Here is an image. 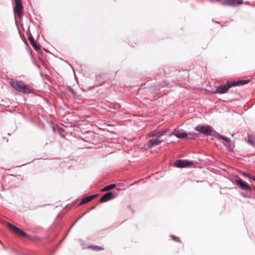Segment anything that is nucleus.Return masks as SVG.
Wrapping results in <instances>:
<instances>
[{"label": "nucleus", "instance_id": "obj_20", "mask_svg": "<svg viewBox=\"0 0 255 255\" xmlns=\"http://www.w3.org/2000/svg\"><path fill=\"white\" fill-rule=\"evenodd\" d=\"M242 175H243L244 176H245V177H248V178H250V176H251V175L250 174H249V173H246V172H243V173H242Z\"/></svg>", "mask_w": 255, "mask_h": 255}, {"label": "nucleus", "instance_id": "obj_23", "mask_svg": "<svg viewBox=\"0 0 255 255\" xmlns=\"http://www.w3.org/2000/svg\"><path fill=\"white\" fill-rule=\"evenodd\" d=\"M96 195H93L90 196V197L91 198V200H93L95 197H96Z\"/></svg>", "mask_w": 255, "mask_h": 255}, {"label": "nucleus", "instance_id": "obj_17", "mask_svg": "<svg viewBox=\"0 0 255 255\" xmlns=\"http://www.w3.org/2000/svg\"><path fill=\"white\" fill-rule=\"evenodd\" d=\"M247 142H248V143H249V144H250L251 145H252L253 146H254L255 145V143L252 139L249 138L247 140Z\"/></svg>", "mask_w": 255, "mask_h": 255}, {"label": "nucleus", "instance_id": "obj_9", "mask_svg": "<svg viewBox=\"0 0 255 255\" xmlns=\"http://www.w3.org/2000/svg\"><path fill=\"white\" fill-rule=\"evenodd\" d=\"M114 198L113 194L112 192H108L103 195L100 199L101 202H105L108 201Z\"/></svg>", "mask_w": 255, "mask_h": 255}, {"label": "nucleus", "instance_id": "obj_8", "mask_svg": "<svg viewBox=\"0 0 255 255\" xmlns=\"http://www.w3.org/2000/svg\"><path fill=\"white\" fill-rule=\"evenodd\" d=\"M163 140L160 139L159 138H152L148 141V146L152 147L153 146L160 144Z\"/></svg>", "mask_w": 255, "mask_h": 255}, {"label": "nucleus", "instance_id": "obj_5", "mask_svg": "<svg viewBox=\"0 0 255 255\" xmlns=\"http://www.w3.org/2000/svg\"><path fill=\"white\" fill-rule=\"evenodd\" d=\"M7 227L14 234L19 236L23 237H28V235L23 231L13 226L10 223L6 224Z\"/></svg>", "mask_w": 255, "mask_h": 255}, {"label": "nucleus", "instance_id": "obj_10", "mask_svg": "<svg viewBox=\"0 0 255 255\" xmlns=\"http://www.w3.org/2000/svg\"><path fill=\"white\" fill-rule=\"evenodd\" d=\"M28 39L30 43V44L37 51L40 49V46L37 44L36 41L31 34H29Z\"/></svg>", "mask_w": 255, "mask_h": 255}, {"label": "nucleus", "instance_id": "obj_24", "mask_svg": "<svg viewBox=\"0 0 255 255\" xmlns=\"http://www.w3.org/2000/svg\"><path fill=\"white\" fill-rule=\"evenodd\" d=\"M0 244H2V242H1V241H0Z\"/></svg>", "mask_w": 255, "mask_h": 255}, {"label": "nucleus", "instance_id": "obj_26", "mask_svg": "<svg viewBox=\"0 0 255 255\" xmlns=\"http://www.w3.org/2000/svg\"><path fill=\"white\" fill-rule=\"evenodd\" d=\"M0 244H2V242H1V241H0Z\"/></svg>", "mask_w": 255, "mask_h": 255}, {"label": "nucleus", "instance_id": "obj_12", "mask_svg": "<svg viewBox=\"0 0 255 255\" xmlns=\"http://www.w3.org/2000/svg\"><path fill=\"white\" fill-rule=\"evenodd\" d=\"M225 2L231 5H237L242 4L243 0H226Z\"/></svg>", "mask_w": 255, "mask_h": 255}, {"label": "nucleus", "instance_id": "obj_25", "mask_svg": "<svg viewBox=\"0 0 255 255\" xmlns=\"http://www.w3.org/2000/svg\"><path fill=\"white\" fill-rule=\"evenodd\" d=\"M0 244H2V242H1V241H0Z\"/></svg>", "mask_w": 255, "mask_h": 255}, {"label": "nucleus", "instance_id": "obj_3", "mask_svg": "<svg viewBox=\"0 0 255 255\" xmlns=\"http://www.w3.org/2000/svg\"><path fill=\"white\" fill-rule=\"evenodd\" d=\"M195 129L197 131L205 135H211L213 131V128L209 125H198Z\"/></svg>", "mask_w": 255, "mask_h": 255}, {"label": "nucleus", "instance_id": "obj_19", "mask_svg": "<svg viewBox=\"0 0 255 255\" xmlns=\"http://www.w3.org/2000/svg\"><path fill=\"white\" fill-rule=\"evenodd\" d=\"M189 135H191V138H193V139H195L196 138H197L198 137V135L196 133H193L192 134L189 133Z\"/></svg>", "mask_w": 255, "mask_h": 255}, {"label": "nucleus", "instance_id": "obj_4", "mask_svg": "<svg viewBox=\"0 0 255 255\" xmlns=\"http://www.w3.org/2000/svg\"><path fill=\"white\" fill-rule=\"evenodd\" d=\"M15 5L13 8V11L15 14H16L19 18L23 16V5L21 0H14Z\"/></svg>", "mask_w": 255, "mask_h": 255}, {"label": "nucleus", "instance_id": "obj_11", "mask_svg": "<svg viewBox=\"0 0 255 255\" xmlns=\"http://www.w3.org/2000/svg\"><path fill=\"white\" fill-rule=\"evenodd\" d=\"M166 132V131L161 130V131H153L150 133L149 136L152 137H156L157 138H159L160 136L164 135Z\"/></svg>", "mask_w": 255, "mask_h": 255}, {"label": "nucleus", "instance_id": "obj_2", "mask_svg": "<svg viewBox=\"0 0 255 255\" xmlns=\"http://www.w3.org/2000/svg\"><path fill=\"white\" fill-rule=\"evenodd\" d=\"M10 84L14 89L20 92L25 94L31 92V90L28 86L25 85L22 81H12L10 82Z\"/></svg>", "mask_w": 255, "mask_h": 255}, {"label": "nucleus", "instance_id": "obj_7", "mask_svg": "<svg viewBox=\"0 0 255 255\" xmlns=\"http://www.w3.org/2000/svg\"><path fill=\"white\" fill-rule=\"evenodd\" d=\"M193 164V163L192 162L185 161V160H177L175 162L174 165L176 167L183 168V167H189Z\"/></svg>", "mask_w": 255, "mask_h": 255}, {"label": "nucleus", "instance_id": "obj_18", "mask_svg": "<svg viewBox=\"0 0 255 255\" xmlns=\"http://www.w3.org/2000/svg\"><path fill=\"white\" fill-rule=\"evenodd\" d=\"M220 138L224 140L226 142H227L228 143H229L231 141V140L230 138H229L228 137H224L222 135L220 136Z\"/></svg>", "mask_w": 255, "mask_h": 255}, {"label": "nucleus", "instance_id": "obj_6", "mask_svg": "<svg viewBox=\"0 0 255 255\" xmlns=\"http://www.w3.org/2000/svg\"><path fill=\"white\" fill-rule=\"evenodd\" d=\"M236 184L243 190L251 191L252 190V187L241 178L236 180Z\"/></svg>", "mask_w": 255, "mask_h": 255}, {"label": "nucleus", "instance_id": "obj_16", "mask_svg": "<svg viewBox=\"0 0 255 255\" xmlns=\"http://www.w3.org/2000/svg\"><path fill=\"white\" fill-rule=\"evenodd\" d=\"M91 200H92L90 196L87 197L85 198L84 199H83L81 201L80 204L82 205V204H86V203L91 201Z\"/></svg>", "mask_w": 255, "mask_h": 255}, {"label": "nucleus", "instance_id": "obj_22", "mask_svg": "<svg viewBox=\"0 0 255 255\" xmlns=\"http://www.w3.org/2000/svg\"><path fill=\"white\" fill-rule=\"evenodd\" d=\"M250 179H252V180H253L254 181H255V176H253V175H251V176H250Z\"/></svg>", "mask_w": 255, "mask_h": 255}, {"label": "nucleus", "instance_id": "obj_15", "mask_svg": "<svg viewBox=\"0 0 255 255\" xmlns=\"http://www.w3.org/2000/svg\"><path fill=\"white\" fill-rule=\"evenodd\" d=\"M88 248L92 249L93 250L96 251H102L104 249V248H103V247L98 246H94V245L90 246Z\"/></svg>", "mask_w": 255, "mask_h": 255}, {"label": "nucleus", "instance_id": "obj_1", "mask_svg": "<svg viewBox=\"0 0 255 255\" xmlns=\"http://www.w3.org/2000/svg\"><path fill=\"white\" fill-rule=\"evenodd\" d=\"M249 82L248 80H239L237 81L230 82L227 85H221L217 88L216 92L219 94H224L228 92V90L234 86L245 85Z\"/></svg>", "mask_w": 255, "mask_h": 255}, {"label": "nucleus", "instance_id": "obj_14", "mask_svg": "<svg viewBox=\"0 0 255 255\" xmlns=\"http://www.w3.org/2000/svg\"><path fill=\"white\" fill-rule=\"evenodd\" d=\"M116 186V184H112L109 186H107L105 187L103 189H102L101 191L103 192L109 191V190H112V189H114V188H115Z\"/></svg>", "mask_w": 255, "mask_h": 255}, {"label": "nucleus", "instance_id": "obj_13", "mask_svg": "<svg viewBox=\"0 0 255 255\" xmlns=\"http://www.w3.org/2000/svg\"><path fill=\"white\" fill-rule=\"evenodd\" d=\"M172 134L175 135L178 138H183L187 136V134L186 132H181L180 131H175Z\"/></svg>", "mask_w": 255, "mask_h": 255}, {"label": "nucleus", "instance_id": "obj_21", "mask_svg": "<svg viewBox=\"0 0 255 255\" xmlns=\"http://www.w3.org/2000/svg\"><path fill=\"white\" fill-rule=\"evenodd\" d=\"M173 239L175 241H177V242H180V240L178 238L175 237H172Z\"/></svg>", "mask_w": 255, "mask_h": 255}]
</instances>
